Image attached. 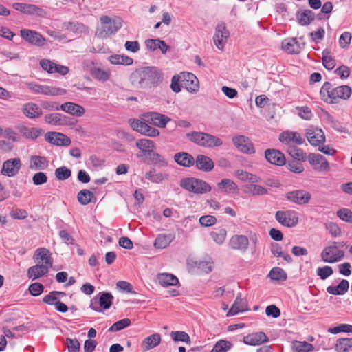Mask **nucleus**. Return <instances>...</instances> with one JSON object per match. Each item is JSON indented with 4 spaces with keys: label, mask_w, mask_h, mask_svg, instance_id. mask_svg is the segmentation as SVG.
Masks as SVG:
<instances>
[{
    "label": "nucleus",
    "mask_w": 352,
    "mask_h": 352,
    "mask_svg": "<svg viewBox=\"0 0 352 352\" xmlns=\"http://www.w3.org/2000/svg\"><path fill=\"white\" fill-rule=\"evenodd\" d=\"M282 48L289 54H297L300 48L295 39L285 40L282 42Z\"/></svg>",
    "instance_id": "obj_42"
},
{
    "label": "nucleus",
    "mask_w": 352,
    "mask_h": 352,
    "mask_svg": "<svg viewBox=\"0 0 352 352\" xmlns=\"http://www.w3.org/2000/svg\"><path fill=\"white\" fill-rule=\"evenodd\" d=\"M23 113L28 118L35 119L41 116L43 111L38 104L34 102L25 103L22 107Z\"/></svg>",
    "instance_id": "obj_25"
},
{
    "label": "nucleus",
    "mask_w": 352,
    "mask_h": 352,
    "mask_svg": "<svg viewBox=\"0 0 352 352\" xmlns=\"http://www.w3.org/2000/svg\"><path fill=\"white\" fill-rule=\"evenodd\" d=\"M21 166V162L19 158H12L5 161L3 164L1 173L8 177L16 175Z\"/></svg>",
    "instance_id": "obj_16"
},
{
    "label": "nucleus",
    "mask_w": 352,
    "mask_h": 352,
    "mask_svg": "<svg viewBox=\"0 0 352 352\" xmlns=\"http://www.w3.org/2000/svg\"><path fill=\"white\" fill-rule=\"evenodd\" d=\"M66 345L69 352H79L80 351V344L76 338H67Z\"/></svg>",
    "instance_id": "obj_60"
},
{
    "label": "nucleus",
    "mask_w": 352,
    "mask_h": 352,
    "mask_svg": "<svg viewBox=\"0 0 352 352\" xmlns=\"http://www.w3.org/2000/svg\"><path fill=\"white\" fill-rule=\"evenodd\" d=\"M48 166V160L42 156L32 155L30 157V168L32 170H45Z\"/></svg>",
    "instance_id": "obj_35"
},
{
    "label": "nucleus",
    "mask_w": 352,
    "mask_h": 352,
    "mask_svg": "<svg viewBox=\"0 0 352 352\" xmlns=\"http://www.w3.org/2000/svg\"><path fill=\"white\" fill-rule=\"evenodd\" d=\"M210 236L216 243L221 245L226 239L227 231L224 228H221L211 232Z\"/></svg>",
    "instance_id": "obj_49"
},
{
    "label": "nucleus",
    "mask_w": 352,
    "mask_h": 352,
    "mask_svg": "<svg viewBox=\"0 0 352 352\" xmlns=\"http://www.w3.org/2000/svg\"><path fill=\"white\" fill-rule=\"evenodd\" d=\"M269 276L271 279L276 280H285L287 278L285 272L278 267L272 268L269 273Z\"/></svg>",
    "instance_id": "obj_51"
},
{
    "label": "nucleus",
    "mask_w": 352,
    "mask_h": 352,
    "mask_svg": "<svg viewBox=\"0 0 352 352\" xmlns=\"http://www.w3.org/2000/svg\"><path fill=\"white\" fill-rule=\"evenodd\" d=\"M230 32L227 30L224 23H219L215 28V32L213 36V42L215 46L221 51L224 50Z\"/></svg>",
    "instance_id": "obj_10"
},
{
    "label": "nucleus",
    "mask_w": 352,
    "mask_h": 352,
    "mask_svg": "<svg viewBox=\"0 0 352 352\" xmlns=\"http://www.w3.org/2000/svg\"><path fill=\"white\" fill-rule=\"evenodd\" d=\"M12 7L16 10L25 14H35L39 16H45L46 15V12L43 9L34 4L14 3L12 4Z\"/></svg>",
    "instance_id": "obj_12"
},
{
    "label": "nucleus",
    "mask_w": 352,
    "mask_h": 352,
    "mask_svg": "<svg viewBox=\"0 0 352 352\" xmlns=\"http://www.w3.org/2000/svg\"><path fill=\"white\" fill-rule=\"evenodd\" d=\"M179 185L183 189L195 194H204L211 190L208 183L193 177L182 179Z\"/></svg>",
    "instance_id": "obj_6"
},
{
    "label": "nucleus",
    "mask_w": 352,
    "mask_h": 352,
    "mask_svg": "<svg viewBox=\"0 0 352 352\" xmlns=\"http://www.w3.org/2000/svg\"><path fill=\"white\" fill-rule=\"evenodd\" d=\"M21 36L28 43L36 46H43L45 38L38 32L29 29H23L20 31Z\"/></svg>",
    "instance_id": "obj_13"
},
{
    "label": "nucleus",
    "mask_w": 352,
    "mask_h": 352,
    "mask_svg": "<svg viewBox=\"0 0 352 352\" xmlns=\"http://www.w3.org/2000/svg\"><path fill=\"white\" fill-rule=\"evenodd\" d=\"M294 352H309L314 350V346L306 341L295 340L292 344Z\"/></svg>",
    "instance_id": "obj_43"
},
{
    "label": "nucleus",
    "mask_w": 352,
    "mask_h": 352,
    "mask_svg": "<svg viewBox=\"0 0 352 352\" xmlns=\"http://www.w3.org/2000/svg\"><path fill=\"white\" fill-rule=\"evenodd\" d=\"M249 245V240L245 235H234L229 241V246L233 250L242 252L247 250Z\"/></svg>",
    "instance_id": "obj_21"
},
{
    "label": "nucleus",
    "mask_w": 352,
    "mask_h": 352,
    "mask_svg": "<svg viewBox=\"0 0 352 352\" xmlns=\"http://www.w3.org/2000/svg\"><path fill=\"white\" fill-rule=\"evenodd\" d=\"M266 160L272 164L282 166L285 164V157L280 151L276 149H267L265 151Z\"/></svg>",
    "instance_id": "obj_24"
},
{
    "label": "nucleus",
    "mask_w": 352,
    "mask_h": 352,
    "mask_svg": "<svg viewBox=\"0 0 352 352\" xmlns=\"http://www.w3.org/2000/svg\"><path fill=\"white\" fill-rule=\"evenodd\" d=\"M26 87L34 94H41L47 96H62L66 94V90L60 87L43 85L34 82H25Z\"/></svg>",
    "instance_id": "obj_8"
},
{
    "label": "nucleus",
    "mask_w": 352,
    "mask_h": 352,
    "mask_svg": "<svg viewBox=\"0 0 352 352\" xmlns=\"http://www.w3.org/2000/svg\"><path fill=\"white\" fill-rule=\"evenodd\" d=\"M108 60L113 65H131L133 63L132 58L126 55L114 54L111 55Z\"/></svg>",
    "instance_id": "obj_40"
},
{
    "label": "nucleus",
    "mask_w": 352,
    "mask_h": 352,
    "mask_svg": "<svg viewBox=\"0 0 352 352\" xmlns=\"http://www.w3.org/2000/svg\"><path fill=\"white\" fill-rule=\"evenodd\" d=\"M352 35L349 32H343L339 38V45L342 48H347L351 43Z\"/></svg>",
    "instance_id": "obj_59"
},
{
    "label": "nucleus",
    "mask_w": 352,
    "mask_h": 352,
    "mask_svg": "<svg viewBox=\"0 0 352 352\" xmlns=\"http://www.w3.org/2000/svg\"><path fill=\"white\" fill-rule=\"evenodd\" d=\"M256 183L243 185L242 191L250 196L264 195L268 193L267 189L265 187L256 184Z\"/></svg>",
    "instance_id": "obj_29"
},
{
    "label": "nucleus",
    "mask_w": 352,
    "mask_h": 352,
    "mask_svg": "<svg viewBox=\"0 0 352 352\" xmlns=\"http://www.w3.org/2000/svg\"><path fill=\"white\" fill-rule=\"evenodd\" d=\"M146 117L147 122L160 128H165L167 123L170 121L168 116L157 112L150 113Z\"/></svg>",
    "instance_id": "obj_22"
},
{
    "label": "nucleus",
    "mask_w": 352,
    "mask_h": 352,
    "mask_svg": "<svg viewBox=\"0 0 352 352\" xmlns=\"http://www.w3.org/2000/svg\"><path fill=\"white\" fill-rule=\"evenodd\" d=\"M306 137L308 142L314 146H320L325 142L324 132L320 129L314 126L307 129Z\"/></svg>",
    "instance_id": "obj_15"
},
{
    "label": "nucleus",
    "mask_w": 352,
    "mask_h": 352,
    "mask_svg": "<svg viewBox=\"0 0 352 352\" xmlns=\"http://www.w3.org/2000/svg\"><path fill=\"white\" fill-rule=\"evenodd\" d=\"M232 346L228 340H220L213 346L211 352H227Z\"/></svg>",
    "instance_id": "obj_52"
},
{
    "label": "nucleus",
    "mask_w": 352,
    "mask_h": 352,
    "mask_svg": "<svg viewBox=\"0 0 352 352\" xmlns=\"http://www.w3.org/2000/svg\"><path fill=\"white\" fill-rule=\"evenodd\" d=\"M145 178L153 183H161L164 179L168 178V175L162 173H157L155 170L147 172Z\"/></svg>",
    "instance_id": "obj_48"
},
{
    "label": "nucleus",
    "mask_w": 352,
    "mask_h": 352,
    "mask_svg": "<svg viewBox=\"0 0 352 352\" xmlns=\"http://www.w3.org/2000/svg\"><path fill=\"white\" fill-rule=\"evenodd\" d=\"M174 238L173 234H160L156 237L153 245L157 249H164L169 245Z\"/></svg>",
    "instance_id": "obj_32"
},
{
    "label": "nucleus",
    "mask_w": 352,
    "mask_h": 352,
    "mask_svg": "<svg viewBox=\"0 0 352 352\" xmlns=\"http://www.w3.org/2000/svg\"><path fill=\"white\" fill-rule=\"evenodd\" d=\"M170 336H171L172 339L175 342L182 341V342H186L188 344L190 343V336L185 331H172L170 333Z\"/></svg>",
    "instance_id": "obj_54"
},
{
    "label": "nucleus",
    "mask_w": 352,
    "mask_h": 352,
    "mask_svg": "<svg viewBox=\"0 0 352 352\" xmlns=\"http://www.w3.org/2000/svg\"><path fill=\"white\" fill-rule=\"evenodd\" d=\"M297 19L302 25H307L315 19V14L311 10H305L297 13Z\"/></svg>",
    "instance_id": "obj_38"
},
{
    "label": "nucleus",
    "mask_w": 352,
    "mask_h": 352,
    "mask_svg": "<svg viewBox=\"0 0 352 352\" xmlns=\"http://www.w3.org/2000/svg\"><path fill=\"white\" fill-rule=\"evenodd\" d=\"M326 228L333 237L340 236L342 234L340 228L333 222L327 223Z\"/></svg>",
    "instance_id": "obj_61"
},
{
    "label": "nucleus",
    "mask_w": 352,
    "mask_h": 352,
    "mask_svg": "<svg viewBox=\"0 0 352 352\" xmlns=\"http://www.w3.org/2000/svg\"><path fill=\"white\" fill-rule=\"evenodd\" d=\"M216 222V217L212 215H204L199 218V223L202 226H211L215 224Z\"/></svg>",
    "instance_id": "obj_62"
},
{
    "label": "nucleus",
    "mask_w": 352,
    "mask_h": 352,
    "mask_svg": "<svg viewBox=\"0 0 352 352\" xmlns=\"http://www.w3.org/2000/svg\"><path fill=\"white\" fill-rule=\"evenodd\" d=\"M308 160L316 170L320 172L329 170V163L322 155L311 153L308 156Z\"/></svg>",
    "instance_id": "obj_17"
},
{
    "label": "nucleus",
    "mask_w": 352,
    "mask_h": 352,
    "mask_svg": "<svg viewBox=\"0 0 352 352\" xmlns=\"http://www.w3.org/2000/svg\"><path fill=\"white\" fill-rule=\"evenodd\" d=\"M279 141L287 145L292 142L298 145H301L305 142L300 133L289 131H283L280 134Z\"/></svg>",
    "instance_id": "obj_20"
},
{
    "label": "nucleus",
    "mask_w": 352,
    "mask_h": 352,
    "mask_svg": "<svg viewBox=\"0 0 352 352\" xmlns=\"http://www.w3.org/2000/svg\"><path fill=\"white\" fill-rule=\"evenodd\" d=\"M78 202L81 205H87L91 202H95L96 198L94 194L89 190L83 189L80 190L77 195Z\"/></svg>",
    "instance_id": "obj_37"
},
{
    "label": "nucleus",
    "mask_w": 352,
    "mask_h": 352,
    "mask_svg": "<svg viewBox=\"0 0 352 352\" xmlns=\"http://www.w3.org/2000/svg\"><path fill=\"white\" fill-rule=\"evenodd\" d=\"M337 216L342 221L352 223V211L348 208H342L337 211Z\"/></svg>",
    "instance_id": "obj_57"
},
{
    "label": "nucleus",
    "mask_w": 352,
    "mask_h": 352,
    "mask_svg": "<svg viewBox=\"0 0 352 352\" xmlns=\"http://www.w3.org/2000/svg\"><path fill=\"white\" fill-rule=\"evenodd\" d=\"M336 350L338 352H349L352 351V338H341L337 340Z\"/></svg>",
    "instance_id": "obj_44"
},
{
    "label": "nucleus",
    "mask_w": 352,
    "mask_h": 352,
    "mask_svg": "<svg viewBox=\"0 0 352 352\" xmlns=\"http://www.w3.org/2000/svg\"><path fill=\"white\" fill-rule=\"evenodd\" d=\"M66 30L76 34L83 33L88 31V28L82 23L78 22H67L64 23Z\"/></svg>",
    "instance_id": "obj_46"
},
{
    "label": "nucleus",
    "mask_w": 352,
    "mask_h": 352,
    "mask_svg": "<svg viewBox=\"0 0 352 352\" xmlns=\"http://www.w3.org/2000/svg\"><path fill=\"white\" fill-rule=\"evenodd\" d=\"M186 137L188 140L201 147L214 148L223 145L221 138L204 132L192 131L188 133Z\"/></svg>",
    "instance_id": "obj_4"
},
{
    "label": "nucleus",
    "mask_w": 352,
    "mask_h": 352,
    "mask_svg": "<svg viewBox=\"0 0 352 352\" xmlns=\"http://www.w3.org/2000/svg\"><path fill=\"white\" fill-rule=\"evenodd\" d=\"M174 160L179 165L184 167H190L195 164V159L192 155L186 152L177 153L174 155Z\"/></svg>",
    "instance_id": "obj_31"
},
{
    "label": "nucleus",
    "mask_w": 352,
    "mask_h": 352,
    "mask_svg": "<svg viewBox=\"0 0 352 352\" xmlns=\"http://www.w3.org/2000/svg\"><path fill=\"white\" fill-rule=\"evenodd\" d=\"M55 176L58 180H65L71 177L72 172L66 166H61L55 170Z\"/></svg>",
    "instance_id": "obj_56"
},
{
    "label": "nucleus",
    "mask_w": 352,
    "mask_h": 352,
    "mask_svg": "<svg viewBox=\"0 0 352 352\" xmlns=\"http://www.w3.org/2000/svg\"><path fill=\"white\" fill-rule=\"evenodd\" d=\"M182 85L190 92H197L199 90V80L192 73L184 74Z\"/></svg>",
    "instance_id": "obj_26"
},
{
    "label": "nucleus",
    "mask_w": 352,
    "mask_h": 352,
    "mask_svg": "<svg viewBox=\"0 0 352 352\" xmlns=\"http://www.w3.org/2000/svg\"><path fill=\"white\" fill-rule=\"evenodd\" d=\"M157 279L163 287L174 286L179 283V280L175 276L168 273L159 274Z\"/></svg>",
    "instance_id": "obj_33"
},
{
    "label": "nucleus",
    "mask_w": 352,
    "mask_h": 352,
    "mask_svg": "<svg viewBox=\"0 0 352 352\" xmlns=\"http://www.w3.org/2000/svg\"><path fill=\"white\" fill-rule=\"evenodd\" d=\"M269 338L264 332H256L250 333L243 337V342L248 345L256 346L267 342Z\"/></svg>",
    "instance_id": "obj_23"
},
{
    "label": "nucleus",
    "mask_w": 352,
    "mask_h": 352,
    "mask_svg": "<svg viewBox=\"0 0 352 352\" xmlns=\"http://www.w3.org/2000/svg\"><path fill=\"white\" fill-rule=\"evenodd\" d=\"M245 302L241 296H237L231 308L227 313V316H234L239 312L245 311Z\"/></svg>",
    "instance_id": "obj_36"
},
{
    "label": "nucleus",
    "mask_w": 352,
    "mask_h": 352,
    "mask_svg": "<svg viewBox=\"0 0 352 352\" xmlns=\"http://www.w3.org/2000/svg\"><path fill=\"white\" fill-rule=\"evenodd\" d=\"M329 331L332 333H338L340 332L350 333L352 332V325L349 324H342L336 327L329 329Z\"/></svg>",
    "instance_id": "obj_64"
},
{
    "label": "nucleus",
    "mask_w": 352,
    "mask_h": 352,
    "mask_svg": "<svg viewBox=\"0 0 352 352\" xmlns=\"http://www.w3.org/2000/svg\"><path fill=\"white\" fill-rule=\"evenodd\" d=\"M36 265L28 270L27 275L32 280L38 279L49 272L53 265V259L50 250L45 248H38L34 255Z\"/></svg>",
    "instance_id": "obj_1"
},
{
    "label": "nucleus",
    "mask_w": 352,
    "mask_h": 352,
    "mask_svg": "<svg viewBox=\"0 0 352 352\" xmlns=\"http://www.w3.org/2000/svg\"><path fill=\"white\" fill-rule=\"evenodd\" d=\"M91 74L96 79L102 82L108 80L111 76L109 69H102L100 68H94Z\"/></svg>",
    "instance_id": "obj_47"
},
{
    "label": "nucleus",
    "mask_w": 352,
    "mask_h": 352,
    "mask_svg": "<svg viewBox=\"0 0 352 352\" xmlns=\"http://www.w3.org/2000/svg\"><path fill=\"white\" fill-rule=\"evenodd\" d=\"M322 63L324 67L329 70L333 69L336 66L335 60L329 50H325L322 52Z\"/></svg>",
    "instance_id": "obj_53"
},
{
    "label": "nucleus",
    "mask_w": 352,
    "mask_h": 352,
    "mask_svg": "<svg viewBox=\"0 0 352 352\" xmlns=\"http://www.w3.org/2000/svg\"><path fill=\"white\" fill-rule=\"evenodd\" d=\"M161 342L160 334L156 333L145 338L141 342V348L143 351H148L158 346Z\"/></svg>",
    "instance_id": "obj_30"
},
{
    "label": "nucleus",
    "mask_w": 352,
    "mask_h": 352,
    "mask_svg": "<svg viewBox=\"0 0 352 352\" xmlns=\"http://www.w3.org/2000/svg\"><path fill=\"white\" fill-rule=\"evenodd\" d=\"M133 85L146 88L157 85L162 80V74L155 67H146L136 69L131 76Z\"/></svg>",
    "instance_id": "obj_2"
},
{
    "label": "nucleus",
    "mask_w": 352,
    "mask_h": 352,
    "mask_svg": "<svg viewBox=\"0 0 352 352\" xmlns=\"http://www.w3.org/2000/svg\"><path fill=\"white\" fill-rule=\"evenodd\" d=\"M219 188L226 193H232L237 189V185L229 179H223L218 183Z\"/></svg>",
    "instance_id": "obj_45"
},
{
    "label": "nucleus",
    "mask_w": 352,
    "mask_h": 352,
    "mask_svg": "<svg viewBox=\"0 0 352 352\" xmlns=\"http://www.w3.org/2000/svg\"><path fill=\"white\" fill-rule=\"evenodd\" d=\"M60 110L71 114L73 116L80 117L84 115L85 110L80 104L72 102H65L60 106Z\"/></svg>",
    "instance_id": "obj_27"
},
{
    "label": "nucleus",
    "mask_w": 352,
    "mask_h": 352,
    "mask_svg": "<svg viewBox=\"0 0 352 352\" xmlns=\"http://www.w3.org/2000/svg\"><path fill=\"white\" fill-rule=\"evenodd\" d=\"M275 218L279 223L288 228L294 227L298 222V213L292 210H278Z\"/></svg>",
    "instance_id": "obj_9"
},
{
    "label": "nucleus",
    "mask_w": 352,
    "mask_h": 352,
    "mask_svg": "<svg viewBox=\"0 0 352 352\" xmlns=\"http://www.w3.org/2000/svg\"><path fill=\"white\" fill-rule=\"evenodd\" d=\"M45 140L57 146H68L71 144V140L67 135L57 132H48L45 135Z\"/></svg>",
    "instance_id": "obj_19"
},
{
    "label": "nucleus",
    "mask_w": 352,
    "mask_h": 352,
    "mask_svg": "<svg viewBox=\"0 0 352 352\" xmlns=\"http://www.w3.org/2000/svg\"><path fill=\"white\" fill-rule=\"evenodd\" d=\"M44 287L41 283H34L29 286V291L34 296H38L43 292Z\"/></svg>",
    "instance_id": "obj_63"
},
{
    "label": "nucleus",
    "mask_w": 352,
    "mask_h": 352,
    "mask_svg": "<svg viewBox=\"0 0 352 352\" xmlns=\"http://www.w3.org/2000/svg\"><path fill=\"white\" fill-rule=\"evenodd\" d=\"M136 146L144 155L151 153L155 148V143L148 139H141L136 142Z\"/></svg>",
    "instance_id": "obj_39"
},
{
    "label": "nucleus",
    "mask_w": 352,
    "mask_h": 352,
    "mask_svg": "<svg viewBox=\"0 0 352 352\" xmlns=\"http://www.w3.org/2000/svg\"><path fill=\"white\" fill-rule=\"evenodd\" d=\"M101 27L96 32L99 38H107L116 32L122 27V19L119 17L111 18L109 16H100Z\"/></svg>",
    "instance_id": "obj_5"
},
{
    "label": "nucleus",
    "mask_w": 352,
    "mask_h": 352,
    "mask_svg": "<svg viewBox=\"0 0 352 352\" xmlns=\"http://www.w3.org/2000/svg\"><path fill=\"white\" fill-rule=\"evenodd\" d=\"M285 197L290 202L298 205H304L310 201L311 194L304 190H296L287 192Z\"/></svg>",
    "instance_id": "obj_14"
},
{
    "label": "nucleus",
    "mask_w": 352,
    "mask_h": 352,
    "mask_svg": "<svg viewBox=\"0 0 352 352\" xmlns=\"http://www.w3.org/2000/svg\"><path fill=\"white\" fill-rule=\"evenodd\" d=\"M349 288V283L346 279H342L337 286H329L327 292L333 295H343L347 292Z\"/></svg>",
    "instance_id": "obj_34"
},
{
    "label": "nucleus",
    "mask_w": 352,
    "mask_h": 352,
    "mask_svg": "<svg viewBox=\"0 0 352 352\" xmlns=\"http://www.w3.org/2000/svg\"><path fill=\"white\" fill-rule=\"evenodd\" d=\"M287 153L294 159L298 161H305L306 154L302 149L291 146L287 148Z\"/></svg>",
    "instance_id": "obj_50"
},
{
    "label": "nucleus",
    "mask_w": 352,
    "mask_h": 352,
    "mask_svg": "<svg viewBox=\"0 0 352 352\" xmlns=\"http://www.w3.org/2000/svg\"><path fill=\"white\" fill-rule=\"evenodd\" d=\"M131 320L129 318H124L122 320H120L115 323H113L110 328L109 329V331L111 332H116L120 331L125 327H129L131 324Z\"/></svg>",
    "instance_id": "obj_55"
},
{
    "label": "nucleus",
    "mask_w": 352,
    "mask_h": 352,
    "mask_svg": "<svg viewBox=\"0 0 352 352\" xmlns=\"http://www.w3.org/2000/svg\"><path fill=\"white\" fill-rule=\"evenodd\" d=\"M351 88L348 85L333 87L329 82L323 84L320 91L321 99L329 104L338 103L340 99L347 100L351 97Z\"/></svg>",
    "instance_id": "obj_3"
},
{
    "label": "nucleus",
    "mask_w": 352,
    "mask_h": 352,
    "mask_svg": "<svg viewBox=\"0 0 352 352\" xmlns=\"http://www.w3.org/2000/svg\"><path fill=\"white\" fill-rule=\"evenodd\" d=\"M344 247V243L333 242L331 245L326 247L321 252V258L325 263H333L341 261L344 256V251L338 248V245Z\"/></svg>",
    "instance_id": "obj_7"
},
{
    "label": "nucleus",
    "mask_w": 352,
    "mask_h": 352,
    "mask_svg": "<svg viewBox=\"0 0 352 352\" xmlns=\"http://www.w3.org/2000/svg\"><path fill=\"white\" fill-rule=\"evenodd\" d=\"M65 116L60 113H50L44 117L45 122L54 126H61L65 124Z\"/></svg>",
    "instance_id": "obj_41"
},
{
    "label": "nucleus",
    "mask_w": 352,
    "mask_h": 352,
    "mask_svg": "<svg viewBox=\"0 0 352 352\" xmlns=\"http://www.w3.org/2000/svg\"><path fill=\"white\" fill-rule=\"evenodd\" d=\"M333 273V270L331 266L326 265L316 269V274L322 280L327 279L329 276L332 275Z\"/></svg>",
    "instance_id": "obj_58"
},
{
    "label": "nucleus",
    "mask_w": 352,
    "mask_h": 352,
    "mask_svg": "<svg viewBox=\"0 0 352 352\" xmlns=\"http://www.w3.org/2000/svg\"><path fill=\"white\" fill-rule=\"evenodd\" d=\"M99 306L97 302H91L90 307L96 311H101V309H108L112 305L113 296L110 293L102 292L100 294Z\"/></svg>",
    "instance_id": "obj_18"
},
{
    "label": "nucleus",
    "mask_w": 352,
    "mask_h": 352,
    "mask_svg": "<svg viewBox=\"0 0 352 352\" xmlns=\"http://www.w3.org/2000/svg\"><path fill=\"white\" fill-rule=\"evenodd\" d=\"M195 164L199 170L204 172L212 170L214 166L211 158L204 155H198L195 160Z\"/></svg>",
    "instance_id": "obj_28"
},
{
    "label": "nucleus",
    "mask_w": 352,
    "mask_h": 352,
    "mask_svg": "<svg viewBox=\"0 0 352 352\" xmlns=\"http://www.w3.org/2000/svg\"><path fill=\"white\" fill-rule=\"evenodd\" d=\"M232 140L234 145L240 152L247 154L255 153L253 144L250 141L248 138L244 135H236L232 138Z\"/></svg>",
    "instance_id": "obj_11"
}]
</instances>
